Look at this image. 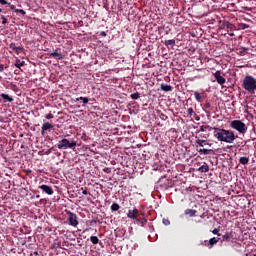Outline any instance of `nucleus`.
I'll return each instance as SVG.
<instances>
[{
	"mask_svg": "<svg viewBox=\"0 0 256 256\" xmlns=\"http://www.w3.org/2000/svg\"><path fill=\"white\" fill-rule=\"evenodd\" d=\"M90 241L93 245H97V243H99V238L97 236H91Z\"/></svg>",
	"mask_w": 256,
	"mask_h": 256,
	"instance_id": "412c9836",
	"label": "nucleus"
},
{
	"mask_svg": "<svg viewBox=\"0 0 256 256\" xmlns=\"http://www.w3.org/2000/svg\"><path fill=\"white\" fill-rule=\"evenodd\" d=\"M68 215V224L71 225V227H77V225H79V221L77 220V214L68 211L67 212Z\"/></svg>",
	"mask_w": 256,
	"mask_h": 256,
	"instance_id": "39448f33",
	"label": "nucleus"
},
{
	"mask_svg": "<svg viewBox=\"0 0 256 256\" xmlns=\"http://www.w3.org/2000/svg\"><path fill=\"white\" fill-rule=\"evenodd\" d=\"M50 129H53V124L50 122H44L42 124L41 135H45V131H49Z\"/></svg>",
	"mask_w": 256,
	"mask_h": 256,
	"instance_id": "1a4fd4ad",
	"label": "nucleus"
},
{
	"mask_svg": "<svg viewBox=\"0 0 256 256\" xmlns=\"http://www.w3.org/2000/svg\"><path fill=\"white\" fill-rule=\"evenodd\" d=\"M198 171H200V173H208V171H209V165L204 164V165L200 166V167L198 168Z\"/></svg>",
	"mask_w": 256,
	"mask_h": 256,
	"instance_id": "4468645a",
	"label": "nucleus"
},
{
	"mask_svg": "<svg viewBox=\"0 0 256 256\" xmlns=\"http://www.w3.org/2000/svg\"><path fill=\"white\" fill-rule=\"evenodd\" d=\"M214 137H216L217 140L222 143H234L238 136L235 135V132L231 130L214 128Z\"/></svg>",
	"mask_w": 256,
	"mask_h": 256,
	"instance_id": "f257e3e1",
	"label": "nucleus"
},
{
	"mask_svg": "<svg viewBox=\"0 0 256 256\" xmlns=\"http://www.w3.org/2000/svg\"><path fill=\"white\" fill-rule=\"evenodd\" d=\"M164 45H165L166 47H169V45H175V39L166 40V41L164 42Z\"/></svg>",
	"mask_w": 256,
	"mask_h": 256,
	"instance_id": "b1692460",
	"label": "nucleus"
},
{
	"mask_svg": "<svg viewBox=\"0 0 256 256\" xmlns=\"http://www.w3.org/2000/svg\"><path fill=\"white\" fill-rule=\"evenodd\" d=\"M111 210H112V211H119V204L113 203V204L111 205Z\"/></svg>",
	"mask_w": 256,
	"mask_h": 256,
	"instance_id": "bb28decb",
	"label": "nucleus"
},
{
	"mask_svg": "<svg viewBox=\"0 0 256 256\" xmlns=\"http://www.w3.org/2000/svg\"><path fill=\"white\" fill-rule=\"evenodd\" d=\"M76 101H82V103L84 105H87V103H89V98H87V97H78V98H76Z\"/></svg>",
	"mask_w": 256,
	"mask_h": 256,
	"instance_id": "6ab92c4d",
	"label": "nucleus"
},
{
	"mask_svg": "<svg viewBox=\"0 0 256 256\" xmlns=\"http://www.w3.org/2000/svg\"><path fill=\"white\" fill-rule=\"evenodd\" d=\"M2 19V25H7V18H5V16H1Z\"/></svg>",
	"mask_w": 256,
	"mask_h": 256,
	"instance_id": "473e14b6",
	"label": "nucleus"
},
{
	"mask_svg": "<svg viewBox=\"0 0 256 256\" xmlns=\"http://www.w3.org/2000/svg\"><path fill=\"white\" fill-rule=\"evenodd\" d=\"M0 96H1L3 99H5L6 101H8V103H13V97H11V96H9V95H7V94H5V93H2Z\"/></svg>",
	"mask_w": 256,
	"mask_h": 256,
	"instance_id": "dca6fc26",
	"label": "nucleus"
},
{
	"mask_svg": "<svg viewBox=\"0 0 256 256\" xmlns=\"http://www.w3.org/2000/svg\"><path fill=\"white\" fill-rule=\"evenodd\" d=\"M194 97L198 103H201V94L199 92H194Z\"/></svg>",
	"mask_w": 256,
	"mask_h": 256,
	"instance_id": "a878e982",
	"label": "nucleus"
},
{
	"mask_svg": "<svg viewBox=\"0 0 256 256\" xmlns=\"http://www.w3.org/2000/svg\"><path fill=\"white\" fill-rule=\"evenodd\" d=\"M160 89L162 90V91H166V92H169V91H172V87H171V85H169V84H164V83H162L161 85H160Z\"/></svg>",
	"mask_w": 256,
	"mask_h": 256,
	"instance_id": "f8f14e48",
	"label": "nucleus"
},
{
	"mask_svg": "<svg viewBox=\"0 0 256 256\" xmlns=\"http://www.w3.org/2000/svg\"><path fill=\"white\" fill-rule=\"evenodd\" d=\"M87 193H88V192H87L86 189H85V190H82V194H83V195H87Z\"/></svg>",
	"mask_w": 256,
	"mask_h": 256,
	"instance_id": "79ce46f5",
	"label": "nucleus"
},
{
	"mask_svg": "<svg viewBox=\"0 0 256 256\" xmlns=\"http://www.w3.org/2000/svg\"><path fill=\"white\" fill-rule=\"evenodd\" d=\"M220 239H221V238L213 237V238H211V239L209 240L208 245H209L210 247H213V245H217V243H219V240H220Z\"/></svg>",
	"mask_w": 256,
	"mask_h": 256,
	"instance_id": "ddd939ff",
	"label": "nucleus"
},
{
	"mask_svg": "<svg viewBox=\"0 0 256 256\" xmlns=\"http://www.w3.org/2000/svg\"><path fill=\"white\" fill-rule=\"evenodd\" d=\"M204 107H205L206 109H209V108L211 107V104H210V103H206V104L204 105Z\"/></svg>",
	"mask_w": 256,
	"mask_h": 256,
	"instance_id": "ea45409f",
	"label": "nucleus"
},
{
	"mask_svg": "<svg viewBox=\"0 0 256 256\" xmlns=\"http://www.w3.org/2000/svg\"><path fill=\"white\" fill-rule=\"evenodd\" d=\"M160 119H162V121H167L169 117L165 114H160Z\"/></svg>",
	"mask_w": 256,
	"mask_h": 256,
	"instance_id": "c85d7f7f",
	"label": "nucleus"
},
{
	"mask_svg": "<svg viewBox=\"0 0 256 256\" xmlns=\"http://www.w3.org/2000/svg\"><path fill=\"white\" fill-rule=\"evenodd\" d=\"M39 189H41L44 193H46V195H53L54 191L53 188L49 185H41L39 186Z\"/></svg>",
	"mask_w": 256,
	"mask_h": 256,
	"instance_id": "6e6552de",
	"label": "nucleus"
},
{
	"mask_svg": "<svg viewBox=\"0 0 256 256\" xmlns=\"http://www.w3.org/2000/svg\"><path fill=\"white\" fill-rule=\"evenodd\" d=\"M213 76L217 81L218 85H225L227 80L225 79V77L221 76V71L217 70L215 73H213Z\"/></svg>",
	"mask_w": 256,
	"mask_h": 256,
	"instance_id": "423d86ee",
	"label": "nucleus"
},
{
	"mask_svg": "<svg viewBox=\"0 0 256 256\" xmlns=\"http://www.w3.org/2000/svg\"><path fill=\"white\" fill-rule=\"evenodd\" d=\"M239 163H241V165H247L249 163V157H240Z\"/></svg>",
	"mask_w": 256,
	"mask_h": 256,
	"instance_id": "a211bd4d",
	"label": "nucleus"
},
{
	"mask_svg": "<svg viewBox=\"0 0 256 256\" xmlns=\"http://www.w3.org/2000/svg\"><path fill=\"white\" fill-rule=\"evenodd\" d=\"M211 149H205V148H203V149H199L198 150V153H200V155H209L210 153H211Z\"/></svg>",
	"mask_w": 256,
	"mask_h": 256,
	"instance_id": "f3484780",
	"label": "nucleus"
},
{
	"mask_svg": "<svg viewBox=\"0 0 256 256\" xmlns=\"http://www.w3.org/2000/svg\"><path fill=\"white\" fill-rule=\"evenodd\" d=\"M163 223H164V225H169L170 224L169 220H163Z\"/></svg>",
	"mask_w": 256,
	"mask_h": 256,
	"instance_id": "a19ab883",
	"label": "nucleus"
},
{
	"mask_svg": "<svg viewBox=\"0 0 256 256\" xmlns=\"http://www.w3.org/2000/svg\"><path fill=\"white\" fill-rule=\"evenodd\" d=\"M50 57H52L53 59L61 60L63 59V54L58 52H52L50 53Z\"/></svg>",
	"mask_w": 256,
	"mask_h": 256,
	"instance_id": "9b49d317",
	"label": "nucleus"
},
{
	"mask_svg": "<svg viewBox=\"0 0 256 256\" xmlns=\"http://www.w3.org/2000/svg\"><path fill=\"white\" fill-rule=\"evenodd\" d=\"M137 213H139V210H137V209L129 210L127 213V218L135 219V221H141V219L137 218Z\"/></svg>",
	"mask_w": 256,
	"mask_h": 256,
	"instance_id": "0eeeda50",
	"label": "nucleus"
},
{
	"mask_svg": "<svg viewBox=\"0 0 256 256\" xmlns=\"http://www.w3.org/2000/svg\"><path fill=\"white\" fill-rule=\"evenodd\" d=\"M101 37H107V33L105 31L100 32Z\"/></svg>",
	"mask_w": 256,
	"mask_h": 256,
	"instance_id": "4c0bfd02",
	"label": "nucleus"
},
{
	"mask_svg": "<svg viewBox=\"0 0 256 256\" xmlns=\"http://www.w3.org/2000/svg\"><path fill=\"white\" fill-rule=\"evenodd\" d=\"M3 71H5V68H4L3 64H0V73H3Z\"/></svg>",
	"mask_w": 256,
	"mask_h": 256,
	"instance_id": "58836bf2",
	"label": "nucleus"
},
{
	"mask_svg": "<svg viewBox=\"0 0 256 256\" xmlns=\"http://www.w3.org/2000/svg\"><path fill=\"white\" fill-rule=\"evenodd\" d=\"M193 113H195V111H193V108H188L187 109V114L191 116H193Z\"/></svg>",
	"mask_w": 256,
	"mask_h": 256,
	"instance_id": "2f4dec72",
	"label": "nucleus"
},
{
	"mask_svg": "<svg viewBox=\"0 0 256 256\" xmlns=\"http://www.w3.org/2000/svg\"><path fill=\"white\" fill-rule=\"evenodd\" d=\"M8 7H10V9L15 13L16 10H18L17 8H15V5L8 3Z\"/></svg>",
	"mask_w": 256,
	"mask_h": 256,
	"instance_id": "7c9ffc66",
	"label": "nucleus"
},
{
	"mask_svg": "<svg viewBox=\"0 0 256 256\" xmlns=\"http://www.w3.org/2000/svg\"><path fill=\"white\" fill-rule=\"evenodd\" d=\"M207 140H201V139H197L196 140V145L197 147H203L204 143H206Z\"/></svg>",
	"mask_w": 256,
	"mask_h": 256,
	"instance_id": "393cba45",
	"label": "nucleus"
},
{
	"mask_svg": "<svg viewBox=\"0 0 256 256\" xmlns=\"http://www.w3.org/2000/svg\"><path fill=\"white\" fill-rule=\"evenodd\" d=\"M213 235H218V237H221V233H219V229L215 228L213 231H212Z\"/></svg>",
	"mask_w": 256,
	"mask_h": 256,
	"instance_id": "c756f323",
	"label": "nucleus"
},
{
	"mask_svg": "<svg viewBox=\"0 0 256 256\" xmlns=\"http://www.w3.org/2000/svg\"><path fill=\"white\" fill-rule=\"evenodd\" d=\"M253 256H256V254H254Z\"/></svg>",
	"mask_w": 256,
	"mask_h": 256,
	"instance_id": "c03bdc74",
	"label": "nucleus"
},
{
	"mask_svg": "<svg viewBox=\"0 0 256 256\" xmlns=\"http://www.w3.org/2000/svg\"><path fill=\"white\" fill-rule=\"evenodd\" d=\"M222 239H223V241H229V239H231V236L227 233L222 236Z\"/></svg>",
	"mask_w": 256,
	"mask_h": 256,
	"instance_id": "cd10ccee",
	"label": "nucleus"
},
{
	"mask_svg": "<svg viewBox=\"0 0 256 256\" xmlns=\"http://www.w3.org/2000/svg\"><path fill=\"white\" fill-rule=\"evenodd\" d=\"M45 117H46V119H53L54 116H53V114L49 113Z\"/></svg>",
	"mask_w": 256,
	"mask_h": 256,
	"instance_id": "f704fd0d",
	"label": "nucleus"
},
{
	"mask_svg": "<svg viewBox=\"0 0 256 256\" xmlns=\"http://www.w3.org/2000/svg\"><path fill=\"white\" fill-rule=\"evenodd\" d=\"M57 147L59 149H74V147H77V141H69L67 138H63L58 142Z\"/></svg>",
	"mask_w": 256,
	"mask_h": 256,
	"instance_id": "20e7f679",
	"label": "nucleus"
},
{
	"mask_svg": "<svg viewBox=\"0 0 256 256\" xmlns=\"http://www.w3.org/2000/svg\"><path fill=\"white\" fill-rule=\"evenodd\" d=\"M10 49H12L13 51H16V53H19V51H21V47H17V46H15V43H11L10 44Z\"/></svg>",
	"mask_w": 256,
	"mask_h": 256,
	"instance_id": "aec40b11",
	"label": "nucleus"
},
{
	"mask_svg": "<svg viewBox=\"0 0 256 256\" xmlns=\"http://www.w3.org/2000/svg\"><path fill=\"white\" fill-rule=\"evenodd\" d=\"M196 121H199V117L196 118Z\"/></svg>",
	"mask_w": 256,
	"mask_h": 256,
	"instance_id": "37998d69",
	"label": "nucleus"
},
{
	"mask_svg": "<svg viewBox=\"0 0 256 256\" xmlns=\"http://www.w3.org/2000/svg\"><path fill=\"white\" fill-rule=\"evenodd\" d=\"M103 171L104 173H111V168H104Z\"/></svg>",
	"mask_w": 256,
	"mask_h": 256,
	"instance_id": "e433bc0d",
	"label": "nucleus"
},
{
	"mask_svg": "<svg viewBox=\"0 0 256 256\" xmlns=\"http://www.w3.org/2000/svg\"><path fill=\"white\" fill-rule=\"evenodd\" d=\"M215 128L209 126V125H202L200 129L198 130V133H205V131H213Z\"/></svg>",
	"mask_w": 256,
	"mask_h": 256,
	"instance_id": "9d476101",
	"label": "nucleus"
},
{
	"mask_svg": "<svg viewBox=\"0 0 256 256\" xmlns=\"http://www.w3.org/2000/svg\"><path fill=\"white\" fill-rule=\"evenodd\" d=\"M131 99H133L134 101H137V99H139V97H141V94H139V92L136 93H132L130 95Z\"/></svg>",
	"mask_w": 256,
	"mask_h": 256,
	"instance_id": "5701e85b",
	"label": "nucleus"
},
{
	"mask_svg": "<svg viewBox=\"0 0 256 256\" xmlns=\"http://www.w3.org/2000/svg\"><path fill=\"white\" fill-rule=\"evenodd\" d=\"M196 214H197V210H193V209L185 210V215H190V217H195Z\"/></svg>",
	"mask_w": 256,
	"mask_h": 256,
	"instance_id": "2eb2a0df",
	"label": "nucleus"
},
{
	"mask_svg": "<svg viewBox=\"0 0 256 256\" xmlns=\"http://www.w3.org/2000/svg\"><path fill=\"white\" fill-rule=\"evenodd\" d=\"M243 89L248 93H255L256 89V79L253 76H246L243 80Z\"/></svg>",
	"mask_w": 256,
	"mask_h": 256,
	"instance_id": "f03ea898",
	"label": "nucleus"
},
{
	"mask_svg": "<svg viewBox=\"0 0 256 256\" xmlns=\"http://www.w3.org/2000/svg\"><path fill=\"white\" fill-rule=\"evenodd\" d=\"M15 13H21V15H25V10L23 9H18V10H15Z\"/></svg>",
	"mask_w": 256,
	"mask_h": 256,
	"instance_id": "72a5a7b5",
	"label": "nucleus"
},
{
	"mask_svg": "<svg viewBox=\"0 0 256 256\" xmlns=\"http://www.w3.org/2000/svg\"><path fill=\"white\" fill-rule=\"evenodd\" d=\"M230 127L238 131V133H242V134L247 133V125L243 123L241 120H233L230 123Z\"/></svg>",
	"mask_w": 256,
	"mask_h": 256,
	"instance_id": "7ed1b4c3",
	"label": "nucleus"
},
{
	"mask_svg": "<svg viewBox=\"0 0 256 256\" xmlns=\"http://www.w3.org/2000/svg\"><path fill=\"white\" fill-rule=\"evenodd\" d=\"M0 4H1V5H9V3L6 2V0H0Z\"/></svg>",
	"mask_w": 256,
	"mask_h": 256,
	"instance_id": "c9c22d12",
	"label": "nucleus"
},
{
	"mask_svg": "<svg viewBox=\"0 0 256 256\" xmlns=\"http://www.w3.org/2000/svg\"><path fill=\"white\" fill-rule=\"evenodd\" d=\"M23 65H25V61L21 62V60H17L15 63V67H17V69H21V67H23Z\"/></svg>",
	"mask_w": 256,
	"mask_h": 256,
	"instance_id": "4be33fe9",
	"label": "nucleus"
},
{
	"mask_svg": "<svg viewBox=\"0 0 256 256\" xmlns=\"http://www.w3.org/2000/svg\"><path fill=\"white\" fill-rule=\"evenodd\" d=\"M0 79H1V76H0Z\"/></svg>",
	"mask_w": 256,
	"mask_h": 256,
	"instance_id": "a18cd8bd",
	"label": "nucleus"
}]
</instances>
